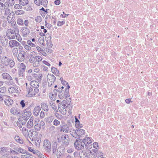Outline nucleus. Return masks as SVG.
Returning <instances> with one entry per match:
<instances>
[{
	"label": "nucleus",
	"mask_w": 158,
	"mask_h": 158,
	"mask_svg": "<svg viewBox=\"0 0 158 158\" xmlns=\"http://www.w3.org/2000/svg\"><path fill=\"white\" fill-rule=\"evenodd\" d=\"M27 86V83H26ZM39 90L38 88H34L31 86H27L26 91L27 95L29 97L35 96L39 92Z\"/></svg>",
	"instance_id": "nucleus-1"
},
{
	"label": "nucleus",
	"mask_w": 158,
	"mask_h": 158,
	"mask_svg": "<svg viewBox=\"0 0 158 158\" xmlns=\"http://www.w3.org/2000/svg\"><path fill=\"white\" fill-rule=\"evenodd\" d=\"M85 139L76 140L74 143V146L75 148L77 150H81L84 148L85 144L84 141Z\"/></svg>",
	"instance_id": "nucleus-2"
},
{
	"label": "nucleus",
	"mask_w": 158,
	"mask_h": 158,
	"mask_svg": "<svg viewBox=\"0 0 158 158\" xmlns=\"http://www.w3.org/2000/svg\"><path fill=\"white\" fill-rule=\"evenodd\" d=\"M69 89H65V90H60V89L58 88V91L59 92L58 96L59 98L61 99H63L64 98H66L69 97Z\"/></svg>",
	"instance_id": "nucleus-3"
},
{
	"label": "nucleus",
	"mask_w": 158,
	"mask_h": 158,
	"mask_svg": "<svg viewBox=\"0 0 158 158\" xmlns=\"http://www.w3.org/2000/svg\"><path fill=\"white\" fill-rule=\"evenodd\" d=\"M57 140L58 142H62L65 146H67L69 143V138L66 135H62L60 137H57Z\"/></svg>",
	"instance_id": "nucleus-4"
},
{
	"label": "nucleus",
	"mask_w": 158,
	"mask_h": 158,
	"mask_svg": "<svg viewBox=\"0 0 158 158\" xmlns=\"http://www.w3.org/2000/svg\"><path fill=\"white\" fill-rule=\"evenodd\" d=\"M43 147L46 152H50L51 149V143L47 139H44L43 143Z\"/></svg>",
	"instance_id": "nucleus-5"
},
{
	"label": "nucleus",
	"mask_w": 158,
	"mask_h": 158,
	"mask_svg": "<svg viewBox=\"0 0 158 158\" xmlns=\"http://www.w3.org/2000/svg\"><path fill=\"white\" fill-rule=\"evenodd\" d=\"M63 108L64 110L66 111L65 108H68L71 109L72 108V105L71 104V101L70 99H66L63 101Z\"/></svg>",
	"instance_id": "nucleus-6"
},
{
	"label": "nucleus",
	"mask_w": 158,
	"mask_h": 158,
	"mask_svg": "<svg viewBox=\"0 0 158 158\" xmlns=\"http://www.w3.org/2000/svg\"><path fill=\"white\" fill-rule=\"evenodd\" d=\"M48 85L51 87L54 83L56 79V77L52 74H48L47 76Z\"/></svg>",
	"instance_id": "nucleus-7"
},
{
	"label": "nucleus",
	"mask_w": 158,
	"mask_h": 158,
	"mask_svg": "<svg viewBox=\"0 0 158 158\" xmlns=\"http://www.w3.org/2000/svg\"><path fill=\"white\" fill-rule=\"evenodd\" d=\"M45 123L43 121H41L39 123H37L35 125V128L38 131L41 129L44 130L45 128Z\"/></svg>",
	"instance_id": "nucleus-8"
},
{
	"label": "nucleus",
	"mask_w": 158,
	"mask_h": 158,
	"mask_svg": "<svg viewBox=\"0 0 158 158\" xmlns=\"http://www.w3.org/2000/svg\"><path fill=\"white\" fill-rule=\"evenodd\" d=\"M27 121L26 119L23 118V117L21 116L18 118V121L16 123L17 125L19 127L21 128L22 127L21 125H25Z\"/></svg>",
	"instance_id": "nucleus-9"
},
{
	"label": "nucleus",
	"mask_w": 158,
	"mask_h": 158,
	"mask_svg": "<svg viewBox=\"0 0 158 158\" xmlns=\"http://www.w3.org/2000/svg\"><path fill=\"white\" fill-rule=\"evenodd\" d=\"M15 31L11 29H8L6 31V35L9 39H13L15 38Z\"/></svg>",
	"instance_id": "nucleus-10"
},
{
	"label": "nucleus",
	"mask_w": 158,
	"mask_h": 158,
	"mask_svg": "<svg viewBox=\"0 0 158 158\" xmlns=\"http://www.w3.org/2000/svg\"><path fill=\"white\" fill-rule=\"evenodd\" d=\"M8 44L10 47L13 48L14 47H18L19 46L20 43L16 40H13L9 41Z\"/></svg>",
	"instance_id": "nucleus-11"
},
{
	"label": "nucleus",
	"mask_w": 158,
	"mask_h": 158,
	"mask_svg": "<svg viewBox=\"0 0 158 158\" xmlns=\"http://www.w3.org/2000/svg\"><path fill=\"white\" fill-rule=\"evenodd\" d=\"M25 52H19L17 56V60L19 62L23 61L25 59Z\"/></svg>",
	"instance_id": "nucleus-12"
},
{
	"label": "nucleus",
	"mask_w": 158,
	"mask_h": 158,
	"mask_svg": "<svg viewBox=\"0 0 158 158\" xmlns=\"http://www.w3.org/2000/svg\"><path fill=\"white\" fill-rule=\"evenodd\" d=\"M11 60V59H10L6 56H3L2 58L1 61L2 64L6 66H7L9 65Z\"/></svg>",
	"instance_id": "nucleus-13"
},
{
	"label": "nucleus",
	"mask_w": 158,
	"mask_h": 158,
	"mask_svg": "<svg viewBox=\"0 0 158 158\" xmlns=\"http://www.w3.org/2000/svg\"><path fill=\"white\" fill-rule=\"evenodd\" d=\"M60 132L68 133L69 131V127L66 124H64L60 127Z\"/></svg>",
	"instance_id": "nucleus-14"
},
{
	"label": "nucleus",
	"mask_w": 158,
	"mask_h": 158,
	"mask_svg": "<svg viewBox=\"0 0 158 158\" xmlns=\"http://www.w3.org/2000/svg\"><path fill=\"white\" fill-rule=\"evenodd\" d=\"M21 110L16 107H13L10 109V112L14 115H17L20 114Z\"/></svg>",
	"instance_id": "nucleus-15"
},
{
	"label": "nucleus",
	"mask_w": 158,
	"mask_h": 158,
	"mask_svg": "<svg viewBox=\"0 0 158 158\" xmlns=\"http://www.w3.org/2000/svg\"><path fill=\"white\" fill-rule=\"evenodd\" d=\"M31 115V111L29 110L24 112L22 116L23 117V118L25 119H26L27 120Z\"/></svg>",
	"instance_id": "nucleus-16"
},
{
	"label": "nucleus",
	"mask_w": 158,
	"mask_h": 158,
	"mask_svg": "<svg viewBox=\"0 0 158 158\" xmlns=\"http://www.w3.org/2000/svg\"><path fill=\"white\" fill-rule=\"evenodd\" d=\"M1 43L3 47H6L7 46L8 44V40L6 36L2 37Z\"/></svg>",
	"instance_id": "nucleus-17"
},
{
	"label": "nucleus",
	"mask_w": 158,
	"mask_h": 158,
	"mask_svg": "<svg viewBox=\"0 0 158 158\" xmlns=\"http://www.w3.org/2000/svg\"><path fill=\"white\" fill-rule=\"evenodd\" d=\"M2 76V78L4 79L8 80L10 81H12L13 80L12 78L10 76V75L6 73H3Z\"/></svg>",
	"instance_id": "nucleus-18"
},
{
	"label": "nucleus",
	"mask_w": 158,
	"mask_h": 158,
	"mask_svg": "<svg viewBox=\"0 0 158 158\" xmlns=\"http://www.w3.org/2000/svg\"><path fill=\"white\" fill-rule=\"evenodd\" d=\"M30 86L34 88H38L39 85L38 82L35 81H31L30 83Z\"/></svg>",
	"instance_id": "nucleus-19"
},
{
	"label": "nucleus",
	"mask_w": 158,
	"mask_h": 158,
	"mask_svg": "<svg viewBox=\"0 0 158 158\" xmlns=\"http://www.w3.org/2000/svg\"><path fill=\"white\" fill-rule=\"evenodd\" d=\"M8 91L11 94H17L19 93V90L15 87H11L8 89Z\"/></svg>",
	"instance_id": "nucleus-20"
},
{
	"label": "nucleus",
	"mask_w": 158,
	"mask_h": 158,
	"mask_svg": "<svg viewBox=\"0 0 158 158\" xmlns=\"http://www.w3.org/2000/svg\"><path fill=\"white\" fill-rule=\"evenodd\" d=\"M23 134L26 137H27L29 135L28 130L25 127H23L21 130Z\"/></svg>",
	"instance_id": "nucleus-21"
},
{
	"label": "nucleus",
	"mask_w": 158,
	"mask_h": 158,
	"mask_svg": "<svg viewBox=\"0 0 158 158\" xmlns=\"http://www.w3.org/2000/svg\"><path fill=\"white\" fill-rule=\"evenodd\" d=\"M70 134L71 135L74 137L75 138H77V129L75 131L74 129L71 128H69V131Z\"/></svg>",
	"instance_id": "nucleus-22"
},
{
	"label": "nucleus",
	"mask_w": 158,
	"mask_h": 158,
	"mask_svg": "<svg viewBox=\"0 0 158 158\" xmlns=\"http://www.w3.org/2000/svg\"><path fill=\"white\" fill-rule=\"evenodd\" d=\"M40 110L41 108L40 106H36L34 110V115L36 116H38Z\"/></svg>",
	"instance_id": "nucleus-23"
},
{
	"label": "nucleus",
	"mask_w": 158,
	"mask_h": 158,
	"mask_svg": "<svg viewBox=\"0 0 158 158\" xmlns=\"http://www.w3.org/2000/svg\"><path fill=\"white\" fill-rule=\"evenodd\" d=\"M22 32L24 36H26L30 33V31L28 28L26 27H23L22 29Z\"/></svg>",
	"instance_id": "nucleus-24"
},
{
	"label": "nucleus",
	"mask_w": 158,
	"mask_h": 158,
	"mask_svg": "<svg viewBox=\"0 0 158 158\" xmlns=\"http://www.w3.org/2000/svg\"><path fill=\"white\" fill-rule=\"evenodd\" d=\"M14 19L13 15L10 13L7 17V20L8 23H11Z\"/></svg>",
	"instance_id": "nucleus-25"
},
{
	"label": "nucleus",
	"mask_w": 158,
	"mask_h": 158,
	"mask_svg": "<svg viewBox=\"0 0 158 158\" xmlns=\"http://www.w3.org/2000/svg\"><path fill=\"white\" fill-rule=\"evenodd\" d=\"M4 102L5 104L7 106L11 105L13 102L12 100L10 98L5 99L4 101Z\"/></svg>",
	"instance_id": "nucleus-26"
},
{
	"label": "nucleus",
	"mask_w": 158,
	"mask_h": 158,
	"mask_svg": "<svg viewBox=\"0 0 158 158\" xmlns=\"http://www.w3.org/2000/svg\"><path fill=\"white\" fill-rule=\"evenodd\" d=\"M57 143L56 142H55L52 145V151L53 153H55L57 151Z\"/></svg>",
	"instance_id": "nucleus-27"
},
{
	"label": "nucleus",
	"mask_w": 158,
	"mask_h": 158,
	"mask_svg": "<svg viewBox=\"0 0 158 158\" xmlns=\"http://www.w3.org/2000/svg\"><path fill=\"white\" fill-rule=\"evenodd\" d=\"M85 131L83 129H77V137L78 136H81L85 134Z\"/></svg>",
	"instance_id": "nucleus-28"
},
{
	"label": "nucleus",
	"mask_w": 158,
	"mask_h": 158,
	"mask_svg": "<svg viewBox=\"0 0 158 158\" xmlns=\"http://www.w3.org/2000/svg\"><path fill=\"white\" fill-rule=\"evenodd\" d=\"M52 73L55 75L58 76L59 74V71L56 68L52 67L51 69Z\"/></svg>",
	"instance_id": "nucleus-29"
},
{
	"label": "nucleus",
	"mask_w": 158,
	"mask_h": 158,
	"mask_svg": "<svg viewBox=\"0 0 158 158\" xmlns=\"http://www.w3.org/2000/svg\"><path fill=\"white\" fill-rule=\"evenodd\" d=\"M42 109L45 111H48V108L47 103H43L41 105Z\"/></svg>",
	"instance_id": "nucleus-30"
},
{
	"label": "nucleus",
	"mask_w": 158,
	"mask_h": 158,
	"mask_svg": "<svg viewBox=\"0 0 158 158\" xmlns=\"http://www.w3.org/2000/svg\"><path fill=\"white\" fill-rule=\"evenodd\" d=\"M29 2L28 0H19V3L21 5L25 6Z\"/></svg>",
	"instance_id": "nucleus-31"
},
{
	"label": "nucleus",
	"mask_w": 158,
	"mask_h": 158,
	"mask_svg": "<svg viewBox=\"0 0 158 158\" xmlns=\"http://www.w3.org/2000/svg\"><path fill=\"white\" fill-rule=\"evenodd\" d=\"M8 149L7 148L3 147L0 148V154H3L7 152Z\"/></svg>",
	"instance_id": "nucleus-32"
},
{
	"label": "nucleus",
	"mask_w": 158,
	"mask_h": 158,
	"mask_svg": "<svg viewBox=\"0 0 158 158\" xmlns=\"http://www.w3.org/2000/svg\"><path fill=\"white\" fill-rule=\"evenodd\" d=\"M18 49L17 48H14L12 50V53L13 55L14 56H16L18 53Z\"/></svg>",
	"instance_id": "nucleus-33"
},
{
	"label": "nucleus",
	"mask_w": 158,
	"mask_h": 158,
	"mask_svg": "<svg viewBox=\"0 0 158 158\" xmlns=\"http://www.w3.org/2000/svg\"><path fill=\"white\" fill-rule=\"evenodd\" d=\"M25 70H19V78L22 79L24 77V73Z\"/></svg>",
	"instance_id": "nucleus-34"
},
{
	"label": "nucleus",
	"mask_w": 158,
	"mask_h": 158,
	"mask_svg": "<svg viewBox=\"0 0 158 158\" xmlns=\"http://www.w3.org/2000/svg\"><path fill=\"white\" fill-rule=\"evenodd\" d=\"M17 24L19 25L22 26L24 24V22L23 20L21 18H18L16 21Z\"/></svg>",
	"instance_id": "nucleus-35"
},
{
	"label": "nucleus",
	"mask_w": 158,
	"mask_h": 158,
	"mask_svg": "<svg viewBox=\"0 0 158 158\" xmlns=\"http://www.w3.org/2000/svg\"><path fill=\"white\" fill-rule=\"evenodd\" d=\"M26 67V66L23 63H20L19 64V70H25Z\"/></svg>",
	"instance_id": "nucleus-36"
},
{
	"label": "nucleus",
	"mask_w": 158,
	"mask_h": 158,
	"mask_svg": "<svg viewBox=\"0 0 158 158\" xmlns=\"http://www.w3.org/2000/svg\"><path fill=\"white\" fill-rule=\"evenodd\" d=\"M27 44L30 46L32 47H35L36 46V43H32L30 40H28L27 41Z\"/></svg>",
	"instance_id": "nucleus-37"
},
{
	"label": "nucleus",
	"mask_w": 158,
	"mask_h": 158,
	"mask_svg": "<svg viewBox=\"0 0 158 158\" xmlns=\"http://www.w3.org/2000/svg\"><path fill=\"white\" fill-rule=\"evenodd\" d=\"M15 12L17 15H22L24 14L25 13V12L22 10H16Z\"/></svg>",
	"instance_id": "nucleus-38"
},
{
	"label": "nucleus",
	"mask_w": 158,
	"mask_h": 158,
	"mask_svg": "<svg viewBox=\"0 0 158 158\" xmlns=\"http://www.w3.org/2000/svg\"><path fill=\"white\" fill-rule=\"evenodd\" d=\"M84 139H85L84 142H85V144L87 143V144H89L92 143L91 140V138L89 137H85Z\"/></svg>",
	"instance_id": "nucleus-39"
},
{
	"label": "nucleus",
	"mask_w": 158,
	"mask_h": 158,
	"mask_svg": "<svg viewBox=\"0 0 158 158\" xmlns=\"http://www.w3.org/2000/svg\"><path fill=\"white\" fill-rule=\"evenodd\" d=\"M50 105L51 107L54 110H57V108L56 105L55 103L53 102H51L50 103Z\"/></svg>",
	"instance_id": "nucleus-40"
},
{
	"label": "nucleus",
	"mask_w": 158,
	"mask_h": 158,
	"mask_svg": "<svg viewBox=\"0 0 158 158\" xmlns=\"http://www.w3.org/2000/svg\"><path fill=\"white\" fill-rule=\"evenodd\" d=\"M29 133H29V135H30L29 136V137L35 136L37 134V132L35 131L30 130L29 131Z\"/></svg>",
	"instance_id": "nucleus-41"
},
{
	"label": "nucleus",
	"mask_w": 158,
	"mask_h": 158,
	"mask_svg": "<svg viewBox=\"0 0 158 158\" xmlns=\"http://www.w3.org/2000/svg\"><path fill=\"white\" fill-rule=\"evenodd\" d=\"M15 139L17 142L20 143L22 144L23 143V141L22 139H20L19 136H16L15 137Z\"/></svg>",
	"instance_id": "nucleus-42"
},
{
	"label": "nucleus",
	"mask_w": 158,
	"mask_h": 158,
	"mask_svg": "<svg viewBox=\"0 0 158 158\" xmlns=\"http://www.w3.org/2000/svg\"><path fill=\"white\" fill-rule=\"evenodd\" d=\"M35 154L38 157L40 158H44V156L42 155L39 151H36Z\"/></svg>",
	"instance_id": "nucleus-43"
},
{
	"label": "nucleus",
	"mask_w": 158,
	"mask_h": 158,
	"mask_svg": "<svg viewBox=\"0 0 158 158\" xmlns=\"http://www.w3.org/2000/svg\"><path fill=\"white\" fill-rule=\"evenodd\" d=\"M41 140L40 138H37L35 140V143L36 146H39Z\"/></svg>",
	"instance_id": "nucleus-44"
},
{
	"label": "nucleus",
	"mask_w": 158,
	"mask_h": 158,
	"mask_svg": "<svg viewBox=\"0 0 158 158\" xmlns=\"http://www.w3.org/2000/svg\"><path fill=\"white\" fill-rule=\"evenodd\" d=\"M42 59V57L39 56H37L35 57V61H37L40 63Z\"/></svg>",
	"instance_id": "nucleus-45"
},
{
	"label": "nucleus",
	"mask_w": 158,
	"mask_h": 158,
	"mask_svg": "<svg viewBox=\"0 0 158 158\" xmlns=\"http://www.w3.org/2000/svg\"><path fill=\"white\" fill-rule=\"evenodd\" d=\"M103 155V153L101 151H98V152L97 153V154L96 155L94 154V156H96L97 157H100L102 156ZM95 158V156L94 157Z\"/></svg>",
	"instance_id": "nucleus-46"
},
{
	"label": "nucleus",
	"mask_w": 158,
	"mask_h": 158,
	"mask_svg": "<svg viewBox=\"0 0 158 158\" xmlns=\"http://www.w3.org/2000/svg\"><path fill=\"white\" fill-rule=\"evenodd\" d=\"M45 38L46 41H50L51 40V36L49 34H47L46 35Z\"/></svg>",
	"instance_id": "nucleus-47"
},
{
	"label": "nucleus",
	"mask_w": 158,
	"mask_h": 158,
	"mask_svg": "<svg viewBox=\"0 0 158 158\" xmlns=\"http://www.w3.org/2000/svg\"><path fill=\"white\" fill-rule=\"evenodd\" d=\"M48 1L47 0H43L40 2V4L41 5H43L44 7H46L47 6L48 4Z\"/></svg>",
	"instance_id": "nucleus-48"
},
{
	"label": "nucleus",
	"mask_w": 158,
	"mask_h": 158,
	"mask_svg": "<svg viewBox=\"0 0 158 158\" xmlns=\"http://www.w3.org/2000/svg\"><path fill=\"white\" fill-rule=\"evenodd\" d=\"M60 123V121L57 119H55L53 121V124L55 126H58Z\"/></svg>",
	"instance_id": "nucleus-49"
},
{
	"label": "nucleus",
	"mask_w": 158,
	"mask_h": 158,
	"mask_svg": "<svg viewBox=\"0 0 158 158\" xmlns=\"http://www.w3.org/2000/svg\"><path fill=\"white\" fill-rule=\"evenodd\" d=\"M93 147L96 149H99V148L98 146V143L95 142L93 143Z\"/></svg>",
	"instance_id": "nucleus-50"
},
{
	"label": "nucleus",
	"mask_w": 158,
	"mask_h": 158,
	"mask_svg": "<svg viewBox=\"0 0 158 158\" xmlns=\"http://www.w3.org/2000/svg\"><path fill=\"white\" fill-rule=\"evenodd\" d=\"M15 35L16 39L19 41L20 42L21 41L22 39L20 35L19 34V33L18 34V33H17V34H15Z\"/></svg>",
	"instance_id": "nucleus-51"
},
{
	"label": "nucleus",
	"mask_w": 158,
	"mask_h": 158,
	"mask_svg": "<svg viewBox=\"0 0 158 158\" xmlns=\"http://www.w3.org/2000/svg\"><path fill=\"white\" fill-rule=\"evenodd\" d=\"M40 65V63L35 61L33 63L32 65L34 67H38Z\"/></svg>",
	"instance_id": "nucleus-52"
},
{
	"label": "nucleus",
	"mask_w": 158,
	"mask_h": 158,
	"mask_svg": "<svg viewBox=\"0 0 158 158\" xmlns=\"http://www.w3.org/2000/svg\"><path fill=\"white\" fill-rule=\"evenodd\" d=\"M33 126V122H30L28 121L27 123V127L28 128H31Z\"/></svg>",
	"instance_id": "nucleus-53"
},
{
	"label": "nucleus",
	"mask_w": 158,
	"mask_h": 158,
	"mask_svg": "<svg viewBox=\"0 0 158 158\" xmlns=\"http://www.w3.org/2000/svg\"><path fill=\"white\" fill-rule=\"evenodd\" d=\"M75 126L77 128H80L82 127V125L81 124L80 121H78V122L75 123Z\"/></svg>",
	"instance_id": "nucleus-54"
},
{
	"label": "nucleus",
	"mask_w": 158,
	"mask_h": 158,
	"mask_svg": "<svg viewBox=\"0 0 158 158\" xmlns=\"http://www.w3.org/2000/svg\"><path fill=\"white\" fill-rule=\"evenodd\" d=\"M14 8L15 9H21L22 8V7L19 4H17L15 5L14 6Z\"/></svg>",
	"instance_id": "nucleus-55"
},
{
	"label": "nucleus",
	"mask_w": 158,
	"mask_h": 158,
	"mask_svg": "<svg viewBox=\"0 0 158 158\" xmlns=\"http://www.w3.org/2000/svg\"><path fill=\"white\" fill-rule=\"evenodd\" d=\"M43 77V74L42 73H39L38 74L37 79L38 81H40Z\"/></svg>",
	"instance_id": "nucleus-56"
},
{
	"label": "nucleus",
	"mask_w": 158,
	"mask_h": 158,
	"mask_svg": "<svg viewBox=\"0 0 158 158\" xmlns=\"http://www.w3.org/2000/svg\"><path fill=\"white\" fill-rule=\"evenodd\" d=\"M14 26H15L14 27V30H14V31H15V34H17V33H18V34L19 33V29L17 28V25H15V24H14Z\"/></svg>",
	"instance_id": "nucleus-57"
},
{
	"label": "nucleus",
	"mask_w": 158,
	"mask_h": 158,
	"mask_svg": "<svg viewBox=\"0 0 158 158\" xmlns=\"http://www.w3.org/2000/svg\"><path fill=\"white\" fill-rule=\"evenodd\" d=\"M41 19L40 16H38L35 18V20L37 22L40 23L42 20Z\"/></svg>",
	"instance_id": "nucleus-58"
},
{
	"label": "nucleus",
	"mask_w": 158,
	"mask_h": 158,
	"mask_svg": "<svg viewBox=\"0 0 158 158\" xmlns=\"http://www.w3.org/2000/svg\"><path fill=\"white\" fill-rule=\"evenodd\" d=\"M6 88L5 87H3L0 88V93H4L6 92Z\"/></svg>",
	"instance_id": "nucleus-59"
},
{
	"label": "nucleus",
	"mask_w": 158,
	"mask_h": 158,
	"mask_svg": "<svg viewBox=\"0 0 158 158\" xmlns=\"http://www.w3.org/2000/svg\"><path fill=\"white\" fill-rule=\"evenodd\" d=\"M39 42L41 44H42V45H44V38L42 37H40L39 38Z\"/></svg>",
	"instance_id": "nucleus-60"
},
{
	"label": "nucleus",
	"mask_w": 158,
	"mask_h": 158,
	"mask_svg": "<svg viewBox=\"0 0 158 158\" xmlns=\"http://www.w3.org/2000/svg\"><path fill=\"white\" fill-rule=\"evenodd\" d=\"M15 64V63L14 61L11 60L9 63V64L10 67L11 68H12L14 66Z\"/></svg>",
	"instance_id": "nucleus-61"
},
{
	"label": "nucleus",
	"mask_w": 158,
	"mask_h": 158,
	"mask_svg": "<svg viewBox=\"0 0 158 158\" xmlns=\"http://www.w3.org/2000/svg\"><path fill=\"white\" fill-rule=\"evenodd\" d=\"M24 48L27 51H30L31 49V48L28 44H26L24 46Z\"/></svg>",
	"instance_id": "nucleus-62"
},
{
	"label": "nucleus",
	"mask_w": 158,
	"mask_h": 158,
	"mask_svg": "<svg viewBox=\"0 0 158 158\" xmlns=\"http://www.w3.org/2000/svg\"><path fill=\"white\" fill-rule=\"evenodd\" d=\"M35 61V57L33 56H31L29 59V61L31 63H33Z\"/></svg>",
	"instance_id": "nucleus-63"
},
{
	"label": "nucleus",
	"mask_w": 158,
	"mask_h": 158,
	"mask_svg": "<svg viewBox=\"0 0 158 158\" xmlns=\"http://www.w3.org/2000/svg\"><path fill=\"white\" fill-rule=\"evenodd\" d=\"M47 41V45L48 47L49 48H51L52 46V44L51 42V40L50 41Z\"/></svg>",
	"instance_id": "nucleus-64"
}]
</instances>
